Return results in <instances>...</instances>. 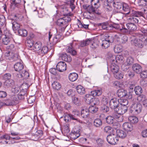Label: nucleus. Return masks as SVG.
<instances>
[{"label": "nucleus", "mask_w": 147, "mask_h": 147, "mask_svg": "<svg viewBox=\"0 0 147 147\" xmlns=\"http://www.w3.org/2000/svg\"><path fill=\"white\" fill-rule=\"evenodd\" d=\"M38 13L39 14V16L40 17H42L44 16V11L43 10L40 9L38 11Z\"/></svg>", "instance_id": "obj_63"}, {"label": "nucleus", "mask_w": 147, "mask_h": 147, "mask_svg": "<svg viewBox=\"0 0 147 147\" xmlns=\"http://www.w3.org/2000/svg\"><path fill=\"white\" fill-rule=\"evenodd\" d=\"M114 6L117 9H122L123 6V4L120 3H115L114 2Z\"/></svg>", "instance_id": "obj_58"}, {"label": "nucleus", "mask_w": 147, "mask_h": 147, "mask_svg": "<svg viewBox=\"0 0 147 147\" xmlns=\"http://www.w3.org/2000/svg\"><path fill=\"white\" fill-rule=\"evenodd\" d=\"M115 77L118 79H121L123 78V75L122 72L118 71L115 74H113Z\"/></svg>", "instance_id": "obj_45"}, {"label": "nucleus", "mask_w": 147, "mask_h": 147, "mask_svg": "<svg viewBox=\"0 0 147 147\" xmlns=\"http://www.w3.org/2000/svg\"><path fill=\"white\" fill-rule=\"evenodd\" d=\"M89 115V112L88 109H82L81 111V116L84 118H87Z\"/></svg>", "instance_id": "obj_32"}, {"label": "nucleus", "mask_w": 147, "mask_h": 147, "mask_svg": "<svg viewBox=\"0 0 147 147\" xmlns=\"http://www.w3.org/2000/svg\"><path fill=\"white\" fill-rule=\"evenodd\" d=\"M116 133L117 136L122 138H124L126 136V133L120 129L116 130Z\"/></svg>", "instance_id": "obj_27"}, {"label": "nucleus", "mask_w": 147, "mask_h": 147, "mask_svg": "<svg viewBox=\"0 0 147 147\" xmlns=\"http://www.w3.org/2000/svg\"><path fill=\"white\" fill-rule=\"evenodd\" d=\"M12 40L11 34L8 32H6L5 33L4 37L2 38V42L4 45H7Z\"/></svg>", "instance_id": "obj_12"}, {"label": "nucleus", "mask_w": 147, "mask_h": 147, "mask_svg": "<svg viewBox=\"0 0 147 147\" xmlns=\"http://www.w3.org/2000/svg\"><path fill=\"white\" fill-rule=\"evenodd\" d=\"M104 131L106 133H115L116 132V129H114L111 127L109 126H107L105 127Z\"/></svg>", "instance_id": "obj_33"}, {"label": "nucleus", "mask_w": 147, "mask_h": 147, "mask_svg": "<svg viewBox=\"0 0 147 147\" xmlns=\"http://www.w3.org/2000/svg\"><path fill=\"white\" fill-rule=\"evenodd\" d=\"M91 5L94 6L95 8L98 9L100 6V4L99 0H91Z\"/></svg>", "instance_id": "obj_35"}, {"label": "nucleus", "mask_w": 147, "mask_h": 147, "mask_svg": "<svg viewBox=\"0 0 147 147\" xmlns=\"http://www.w3.org/2000/svg\"><path fill=\"white\" fill-rule=\"evenodd\" d=\"M67 66L66 63L64 62L60 61L56 65L57 70L59 72H61L66 69Z\"/></svg>", "instance_id": "obj_15"}, {"label": "nucleus", "mask_w": 147, "mask_h": 147, "mask_svg": "<svg viewBox=\"0 0 147 147\" xmlns=\"http://www.w3.org/2000/svg\"><path fill=\"white\" fill-rule=\"evenodd\" d=\"M18 32L19 34L22 36L26 37L28 34L27 31L25 29H22L18 30Z\"/></svg>", "instance_id": "obj_38"}, {"label": "nucleus", "mask_w": 147, "mask_h": 147, "mask_svg": "<svg viewBox=\"0 0 147 147\" xmlns=\"http://www.w3.org/2000/svg\"><path fill=\"white\" fill-rule=\"evenodd\" d=\"M5 56L7 59H8L11 61H15L19 59L18 54L10 51L6 52L5 54Z\"/></svg>", "instance_id": "obj_10"}, {"label": "nucleus", "mask_w": 147, "mask_h": 147, "mask_svg": "<svg viewBox=\"0 0 147 147\" xmlns=\"http://www.w3.org/2000/svg\"><path fill=\"white\" fill-rule=\"evenodd\" d=\"M7 95L6 92L4 91H0V98H3L5 97Z\"/></svg>", "instance_id": "obj_64"}, {"label": "nucleus", "mask_w": 147, "mask_h": 147, "mask_svg": "<svg viewBox=\"0 0 147 147\" xmlns=\"http://www.w3.org/2000/svg\"><path fill=\"white\" fill-rule=\"evenodd\" d=\"M139 17L133 16L128 19L129 23L126 24V26L128 30L134 31L137 29L136 26L134 24L138 23V22Z\"/></svg>", "instance_id": "obj_2"}, {"label": "nucleus", "mask_w": 147, "mask_h": 147, "mask_svg": "<svg viewBox=\"0 0 147 147\" xmlns=\"http://www.w3.org/2000/svg\"><path fill=\"white\" fill-rule=\"evenodd\" d=\"M129 120L132 123H135L138 121V118L135 116H130L128 118Z\"/></svg>", "instance_id": "obj_43"}, {"label": "nucleus", "mask_w": 147, "mask_h": 147, "mask_svg": "<svg viewBox=\"0 0 147 147\" xmlns=\"http://www.w3.org/2000/svg\"><path fill=\"white\" fill-rule=\"evenodd\" d=\"M70 18L67 17L66 18H61L58 19L57 21V25L59 26V32L61 33L64 31L65 29L68 25V22L70 21Z\"/></svg>", "instance_id": "obj_3"}, {"label": "nucleus", "mask_w": 147, "mask_h": 147, "mask_svg": "<svg viewBox=\"0 0 147 147\" xmlns=\"http://www.w3.org/2000/svg\"><path fill=\"white\" fill-rule=\"evenodd\" d=\"M107 142L110 144L115 145L117 144L119 140V138L115 132L108 135L107 138Z\"/></svg>", "instance_id": "obj_6"}, {"label": "nucleus", "mask_w": 147, "mask_h": 147, "mask_svg": "<svg viewBox=\"0 0 147 147\" xmlns=\"http://www.w3.org/2000/svg\"><path fill=\"white\" fill-rule=\"evenodd\" d=\"M106 120L107 123L109 124L113 123L114 122V118L113 117L109 116L106 118Z\"/></svg>", "instance_id": "obj_52"}, {"label": "nucleus", "mask_w": 147, "mask_h": 147, "mask_svg": "<svg viewBox=\"0 0 147 147\" xmlns=\"http://www.w3.org/2000/svg\"><path fill=\"white\" fill-rule=\"evenodd\" d=\"M119 66L114 63H112L111 65L110 69L113 73L115 74L119 71Z\"/></svg>", "instance_id": "obj_26"}, {"label": "nucleus", "mask_w": 147, "mask_h": 147, "mask_svg": "<svg viewBox=\"0 0 147 147\" xmlns=\"http://www.w3.org/2000/svg\"><path fill=\"white\" fill-rule=\"evenodd\" d=\"M57 9L60 11L62 15L68 16L69 14V12L67 8L64 7L63 6H58Z\"/></svg>", "instance_id": "obj_19"}, {"label": "nucleus", "mask_w": 147, "mask_h": 147, "mask_svg": "<svg viewBox=\"0 0 147 147\" xmlns=\"http://www.w3.org/2000/svg\"><path fill=\"white\" fill-rule=\"evenodd\" d=\"M114 116L115 118L117 119V121L119 122L122 121L123 120V116L121 115L115 114Z\"/></svg>", "instance_id": "obj_54"}, {"label": "nucleus", "mask_w": 147, "mask_h": 147, "mask_svg": "<svg viewBox=\"0 0 147 147\" xmlns=\"http://www.w3.org/2000/svg\"><path fill=\"white\" fill-rule=\"evenodd\" d=\"M29 76V74L28 72L26 70L23 71L21 74L18 75V77L19 78L24 77V78L26 79Z\"/></svg>", "instance_id": "obj_31"}, {"label": "nucleus", "mask_w": 147, "mask_h": 147, "mask_svg": "<svg viewBox=\"0 0 147 147\" xmlns=\"http://www.w3.org/2000/svg\"><path fill=\"white\" fill-rule=\"evenodd\" d=\"M42 131L41 130H38L36 131L34 135L32 136V137H35L37 139H38L42 136Z\"/></svg>", "instance_id": "obj_40"}, {"label": "nucleus", "mask_w": 147, "mask_h": 147, "mask_svg": "<svg viewBox=\"0 0 147 147\" xmlns=\"http://www.w3.org/2000/svg\"><path fill=\"white\" fill-rule=\"evenodd\" d=\"M132 69L134 72L137 74L140 73L142 69L141 65L137 63L134 64L133 65Z\"/></svg>", "instance_id": "obj_21"}, {"label": "nucleus", "mask_w": 147, "mask_h": 147, "mask_svg": "<svg viewBox=\"0 0 147 147\" xmlns=\"http://www.w3.org/2000/svg\"><path fill=\"white\" fill-rule=\"evenodd\" d=\"M94 125L96 127H100L102 124L101 120L99 119H96L93 122Z\"/></svg>", "instance_id": "obj_34"}, {"label": "nucleus", "mask_w": 147, "mask_h": 147, "mask_svg": "<svg viewBox=\"0 0 147 147\" xmlns=\"http://www.w3.org/2000/svg\"><path fill=\"white\" fill-rule=\"evenodd\" d=\"M122 9L124 12V13L125 15L130 14V15H132L133 16L137 17H139L142 15V13L139 11H131L128 5L125 3L123 4Z\"/></svg>", "instance_id": "obj_4"}, {"label": "nucleus", "mask_w": 147, "mask_h": 147, "mask_svg": "<svg viewBox=\"0 0 147 147\" xmlns=\"http://www.w3.org/2000/svg\"><path fill=\"white\" fill-rule=\"evenodd\" d=\"M120 30L123 34H125L128 32V30L127 28L125 27V26H122L121 28H120Z\"/></svg>", "instance_id": "obj_60"}, {"label": "nucleus", "mask_w": 147, "mask_h": 147, "mask_svg": "<svg viewBox=\"0 0 147 147\" xmlns=\"http://www.w3.org/2000/svg\"><path fill=\"white\" fill-rule=\"evenodd\" d=\"M133 44L139 48H142L144 46L143 42L142 40L135 38L132 40Z\"/></svg>", "instance_id": "obj_18"}, {"label": "nucleus", "mask_w": 147, "mask_h": 147, "mask_svg": "<svg viewBox=\"0 0 147 147\" xmlns=\"http://www.w3.org/2000/svg\"><path fill=\"white\" fill-rule=\"evenodd\" d=\"M5 17L2 15H0V23L1 25L4 24L5 23Z\"/></svg>", "instance_id": "obj_57"}, {"label": "nucleus", "mask_w": 147, "mask_h": 147, "mask_svg": "<svg viewBox=\"0 0 147 147\" xmlns=\"http://www.w3.org/2000/svg\"><path fill=\"white\" fill-rule=\"evenodd\" d=\"M12 28L13 30H19L20 26V24L14 21L12 23Z\"/></svg>", "instance_id": "obj_39"}, {"label": "nucleus", "mask_w": 147, "mask_h": 147, "mask_svg": "<svg viewBox=\"0 0 147 147\" xmlns=\"http://www.w3.org/2000/svg\"><path fill=\"white\" fill-rule=\"evenodd\" d=\"M140 76L142 78H147V70H144L141 72Z\"/></svg>", "instance_id": "obj_56"}, {"label": "nucleus", "mask_w": 147, "mask_h": 147, "mask_svg": "<svg viewBox=\"0 0 147 147\" xmlns=\"http://www.w3.org/2000/svg\"><path fill=\"white\" fill-rule=\"evenodd\" d=\"M114 50L115 53H118L122 51V47L120 45H116L115 46Z\"/></svg>", "instance_id": "obj_41"}, {"label": "nucleus", "mask_w": 147, "mask_h": 147, "mask_svg": "<svg viewBox=\"0 0 147 147\" xmlns=\"http://www.w3.org/2000/svg\"><path fill=\"white\" fill-rule=\"evenodd\" d=\"M114 84L117 87H119V88L122 87L123 86L122 83L118 81L115 82L114 83Z\"/></svg>", "instance_id": "obj_62"}, {"label": "nucleus", "mask_w": 147, "mask_h": 147, "mask_svg": "<svg viewBox=\"0 0 147 147\" xmlns=\"http://www.w3.org/2000/svg\"><path fill=\"white\" fill-rule=\"evenodd\" d=\"M11 137L9 135H0V139H5V140H9Z\"/></svg>", "instance_id": "obj_61"}, {"label": "nucleus", "mask_w": 147, "mask_h": 147, "mask_svg": "<svg viewBox=\"0 0 147 147\" xmlns=\"http://www.w3.org/2000/svg\"><path fill=\"white\" fill-rule=\"evenodd\" d=\"M25 95L26 93L23 91H21L17 96L19 100H23L24 99V96Z\"/></svg>", "instance_id": "obj_48"}, {"label": "nucleus", "mask_w": 147, "mask_h": 147, "mask_svg": "<svg viewBox=\"0 0 147 147\" xmlns=\"http://www.w3.org/2000/svg\"><path fill=\"white\" fill-rule=\"evenodd\" d=\"M83 7L84 9H86L90 13H93L98 15H100L101 14V12L100 11L97 9L95 8L94 7H93L92 6L86 5H84Z\"/></svg>", "instance_id": "obj_9"}, {"label": "nucleus", "mask_w": 147, "mask_h": 147, "mask_svg": "<svg viewBox=\"0 0 147 147\" xmlns=\"http://www.w3.org/2000/svg\"><path fill=\"white\" fill-rule=\"evenodd\" d=\"M133 62V59L131 57H128L125 62V64H123L121 65V68L124 71H126L129 68V66Z\"/></svg>", "instance_id": "obj_13"}, {"label": "nucleus", "mask_w": 147, "mask_h": 147, "mask_svg": "<svg viewBox=\"0 0 147 147\" xmlns=\"http://www.w3.org/2000/svg\"><path fill=\"white\" fill-rule=\"evenodd\" d=\"M114 38L111 36H105V39L102 40L101 46L103 48L106 49L109 47L110 43L113 42Z\"/></svg>", "instance_id": "obj_8"}, {"label": "nucleus", "mask_w": 147, "mask_h": 147, "mask_svg": "<svg viewBox=\"0 0 147 147\" xmlns=\"http://www.w3.org/2000/svg\"><path fill=\"white\" fill-rule=\"evenodd\" d=\"M96 142L98 145L99 147L103 146L105 144L104 141L101 139H97Z\"/></svg>", "instance_id": "obj_53"}, {"label": "nucleus", "mask_w": 147, "mask_h": 147, "mask_svg": "<svg viewBox=\"0 0 147 147\" xmlns=\"http://www.w3.org/2000/svg\"><path fill=\"white\" fill-rule=\"evenodd\" d=\"M31 84L30 82H24L22 85V86L23 88L25 89H27L30 86Z\"/></svg>", "instance_id": "obj_51"}, {"label": "nucleus", "mask_w": 147, "mask_h": 147, "mask_svg": "<svg viewBox=\"0 0 147 147\" xmlns=\"http://www.w3.org/2000/svg\"><path fill=\"white\" fill-rule=\"evenodd\" d=\"M41 48V45L39 43L36 42L33 45V49L35 51H40Z\"/></svg>", "instance_id": "obj_37"}, {"label": "nucleus", "mask_w": 147, "mask_h": 147, "mask_svg": "<svg viewBox=\"0 0 147 147\" xmlns=\"http://www.w3.org/2000/svg\"><path fill=\"white\" fill-rule=\"evenodd\" d=\"M102 93L101 89H97L92 91L90 94H87L84 97L86 102L89 104L92 103L94 98V96H100Z\"/></svg>", "instance_id": "obj_1"}, {"label": "nucleus", "mask_w": 147, "mask_h": 147, "mask_svg": "<svg viewBox=\"0 0 147 147\" xmlns=\"http://www.w3.org/2000/svg\"><path fill=\"white\" fill-rule=\"evenodd\" d=\"M73 43L68 44L66 48V50L68 53H71L73 55H75L76 54V51L73 48Z\"/></svg>", "instance_id": "obj_20"}, {"label": "nucleus", "mask_w": 147, "mask_h": 147, "mask_svg": "<svg viewBox=\"0 0 147 147\" xmlns=\"http://www.w3.org/2000/svg\"><path fill=\"white\" fill-rule=\"evenodd\" d=\"M76 90L77 92L80 94H83L85 93V88L81 85H78L76 87Z\"/></svg>", "instance_id": "obj_30"}, {"label": "nucleus", "mask_w": 147, "mask_h": 147, "mask_svg": "<svg viewBox=\"0 0 147 147\" xmlns=\"http://www.w3.org/2000/svg\"><path fill=\"white\" fill-rule=\"evenodd\" d=\"M127 94V91L123 89H120L118 90L117 92V94L118 96L120 98H123L125 97Z\"/></svg>", "instance_id": "obj_23"}, {"label": "nucleus", "mask_w": 147, "mask_h": 147, "mask_svg": "<svg viewBox=\"0 0 147 147\" xmlns=\"http://www.w3.org/2000/svg\"><path fill=\"white\" fill-rule=\"evenodd\" d=\"M141 31L143 34L142 35H147V25H144V27L141 29Z\"/></svg>", "instance_id": "obj_55"}, {"label": "nucleus", "mask_w": 147, "mask_h": 147, "mask_svg": "<svg viewBox=\"0 0 147 147\" xmlns=\"http://www.w3.org/2000/svg\"><path fill=\"white\" fill-rule=\"evenodd\" d=\"M126 104H123V103L120 104L114 111L116 112L115 114L121 115L125 113L127 110V105L128 104V101L125 100Z\"/></svg>", "instance_id": "obj_5"}, {"label": "nucleus", "mask_w": 147, "mask_h": 147, "mask_svg": "<svg viewBox=\"0 0 147 147\" xmlns=\"http://www.w3.org/2000/svg\"><path fill=\"white\" fill-rule=\"evenodd\" d=\"M53 88L55 90H59L61 88V84L57 82H54L52 84Z\"/></svg>", "instance_id": "obj_36"}, {"label": "nucleus", "mask_w": 147, "mask_h": 147, "mask_svg": "<svg viewBox=\"0 0 147 147\" xmlns=\"http://www.w3.org/2000/svg\"><path fill=\"white\" fill-rule=\"evenodd\" d=\"M132 110L135 114H137L141 111L142 105L140 104H134L132 106Z\"/></svg>", "instance_id": "obj_16"}, {"label": "nucleus", "mask_w": 147, "mask_h": 147, "mask_svg": "<svg viewBox=\"0 0 147 147\" xmlns=\"http://www.w3.org/2000/svg\"><path fill=\"white\" fill-rule=\"evenodd\" d=\"M40 51L42 53H47L48 51V48L46 46H44L42 47L41 49L40 50Z\"/></svg>", "instance_id": "obj_59"}, {"label": "nucleus", "mask_w": 147, "mask_h": 147, "mask_svg": "<svg viewBox=\"0 0 147 147\" xmlns=\"http://www.w3.org/2000/svg\"><path fill=\"white\" fill-rule=\"evenodd\" d=\"M99 25L101 26L102 28L104 30H107L109 27V25L107 22H104L99 24Z\"/></svg>", "instance_id": "obj_50"}, {"label": "nucleus", "mask_w": 147, "mask_h": 147, "mask_svg": "<svg viewBox=\"0 0 147 147\" xmlns=\"http://www.w3.org/2000/svg\"><path fill=\"white\" fill-rule=\"evenodd\" d=\"M123 127L124 129L127 132H131L133 129V127L131 124L128 122L124 123L123 124Z\"/></svg>", "instance_id": "obj_22"}, {"label": "nucleus", "mask_w": 147, "mask_h": 147, "mask_svg": "<svg viewBox=\"0 0 147 147\" xmlns=\"http://www.w3.org/2000/svg\"><path fill=\"white\" fill-rule=\"evenodd\" d=\"M11 7L13 8L14 7H19L20 6L21 0H11Z\"/></svg>", "instance_id": "obj_25"}, {"label": "nucleus", "mask_w": 147, "mask_h": 147, "mask_svg": "<svg viewBox=\"0 0 147 147\" xmlns=\"http://www.w3.org/2000/svg\"><path fill=\"white\" fill-rule=\"evenodd\" d=\"M78 75L76 73H70L69 76V80L72 82L75 81L78 78Z\"/></svg>", "instance_id": "obj_29"}, {"label": "nucleus", "mask_w": 147, "mask_h": 147, "mask_svg": "<svg viewBox=\"0 0 147 147\" xmlns=\"http://www.w3.org/2000/svg\"><path fill=\"white\" fill-rule=\"evenodd\" d=\"M110 98L108 96H104L102 99V102L103 104L106 105L107 104L108 101L110 100Z\"/></svg>", "instance_id": "obj_49"}, {"label": "nucleus", "mask_w": 147, "mask_h": 147, "mask_svg": "<svg viewBox=\"0 0 147 147\" xmlns=\"http://www.w3.org/2000/svg\"><path fill=\"white\" fill-rule=\"evenodd\" d=\"M90 44V47L93 49H94L96 47L97 45L94 42V40L91 39H88L85 40L81 41L80 42V46L84 47L87 46Z\"/></svg>", "instance_id": "obj_7"}, {"label": "nucleus", "mask_w": 147, "mask_h": 147, "mask_svg": "<svg viewBox=\"0 0 147 147\" xmlns=\"http://www.w3.org/2000/svg\"><path fill=\"white\" fill-rule=\"evenodd\" d=\"M11 78V75L9 73L6 74L3 76V79L5 81V84L7 87L10 86L11 85L10 80Z\"/></svg>", "instance_id": "obj_17"}, {"label": "nucleus", "mask_w": 147, "mask_h": 147, "mask_svg": "<svg viewBox=\"0 0 147 147\" xmlns=\"http://www.w3.org/2000/svg\"><path fill=\"white\" fill-rule=\"evenodd\" d=\"M3 103L4 105L7 106H12L14 105V101H12L11 99H7Z\"/></svg>", "instance_id": "obj_44"}, {"label": "nucleus", "mask_w": 147, "mask_h": 147, "mask_svg": "<svg viewBox=\"0 0 147 147\" xmlns=\"http://www.w3.org/2000/svg\"><path fill=\"white\" fill-rule=\"evenodd\" d=\"M113 58L115 59L116 61L119 63H122L123 61L124 58L121 55H117L116 56H114Z\"/></svg>", "instance_id": "obj_46"}, {"label": "nucleus", "mask_w": 147, "mask_h": 147, "mask_svg": "<svg viewBox=\"0 0 147 147\" xmlns=\"http://www.w3.org/2000/svg\"><path fill=\"white\" fill-rule=\"evenodd\" d=\"M24 65L21 62H17L14 65V68L16 71H19L24 68Z\"/></svg>", "instance_id": "obj_24"}, {"label": "nucleus", "mask_w": 147, "mask_h": 147, "mask_svg": "<svg viewBox=\"0 0 147 147\" xmlns=\"http://www.w3.org/2000/svg\"><path fill=\"white\" fill-rule=\"evenodd\" d=\"M120 104L118 99L116 98L111 99L109 101V105L110 107L114 110Z\"/></svg>", "instance_id": "obj_14"}, {"label": "nucleus", "mask_w": 147, "mask_h": 147, "mask_svg": "<svg viewBox=\"0 0 147 147\" xmlns=\"http://www.w3.org/2000/svg\"><path fill=\"white\" fill-rule=\"evenodd\" d=\"M134 90L136 94L137 95L140 94L143 91L142 88L139 86L135 87Z\"/></svg>", "instance_id": "obj_42"}, {"label": "nucleus", "mask_w": 147, "mask_h": 147, "mask_svg": "<svg viewBox=\"0 0 147 147\" xmlns=\"http://www.w3.org/2000/svg\"><path fill=\"white\" fill-rule=\"evenodd\" d=\"M72 114H69L66 115L65 116V120H67V118L69 119H67L68 121L69 119L77 120L78 119L76 117L79 115L80 112L79 111L76 109H74L73 111Z\"/></svg>", "instance_id": "obj_11"}, {"label": "nucleus", "mask_w": 147, "mask_h": 147, "mask_svg": "<svg viewBox=\"0 0 147 147\" xmlns=\"http://www.w3.org/2000/svg\"><path fill=\"white\" fill-rule=\"evenodd\" d=\"M61 56L62 60L65 61L70 62L72 60L71 57L69 55H67L66 53L62 54Z\"/></svg>", "instance_id": "obj_28"}, {"label": "nucleus", "mask_w": 147, "mask_h": 147, "mask_svg": "<svg viewBox=\"0 0 147 147\" xmlns=\"http://www.w3.org/2000/svg\"><path fill=\"white\" fill-rule=\"evenodd\" d=\"M89 112L93 113H96L98 110V108L94 106H90L88 109Z\"/></svg>", "instance_id": "obj_47"}]
</instances>
